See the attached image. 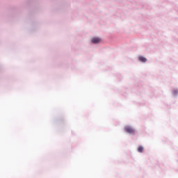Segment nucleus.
<instances>
[{
  "label": "nucleus",
  "mask_w": 178,
  "mask_h": 178,
  "mask_svg": "<svg viewBox=\"0 0 178 178\" xmlns=\"http://www.w3.org/2000/svg\"><path fill=\"white\" fill-rule=\"evenodd\" d=\"M124 129L129 134H134L135 133V130L131 127H125Z\"/></svg>",
  "instance_id": "1"
},
{
  "label": "nucleus",
  "mask_w": 178,
  "mask_h": 178,
  "mask_svg": "<svg viewBox=\"0 0 178 178\" xmlns=\"http://www.w3.org/2000/svg\"><path fill=\"white\" fill-rule=\"evenodd\" d=\"M100 41H101V39L99 38L95 37L92 38V42L93 44H98L100 42Z\"/></svg>",
  "instance_id": "2"
},
{
  "label": "nucleus",
  "mask_w": 178,
  "mask_h": 178,
  "mask_svg": "<svg viewBox=\"0 0 178 178\" xmlns=\"http://www.w3.org/2000/svg\"><path fill=\"white\" fill-rule=\"evenodd\" d=\"M138 60H139V61H140V62H142V63H145V62H147V58H146L145 57L143 56H140L138 57Z\"/></svg>",
  "instance_id": "3"
},
{
  "label": "nucleus",
  "mask_w": 178,
  "mask_h": 178,
  "mask_svg": "<svg viewBox=\"0 0 178 178\" xmlns=\"http://www.w3.org/2000/svg\"><path fill=\"white\" fill-rule=\"evenodd\" d=\"M144 150V147H143V146H139L138 148V152L140 153H142Z\"/></svg>",
  "instance_id": "4"
}]
</instances>
